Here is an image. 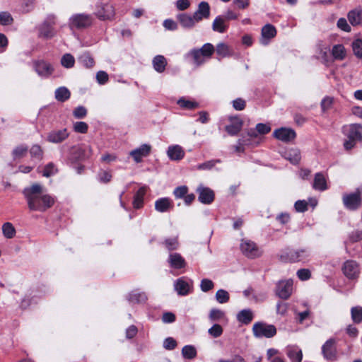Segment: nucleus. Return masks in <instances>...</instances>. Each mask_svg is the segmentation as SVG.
<instances>
[{"mask_svg":"<svg viewBox=\"0 0 362 362\" xmlns=\"http://www.w3.org/2000/svg\"><path fill=\"white\" fill-rule=\"evenodd\" d=\"M151 146L148 144H143L140 147L130 152V156L136 163H139L144 157H146L151 152Z\"/></svg>","mask_w":362,"mask_h":362,"instance_id":"nucleus-14","label":"nucleus"},{"mask_svg":"<svg viewBox=\"0 0 362 362\" xmlns=\"http://www.w3.org/2000/svg\"><path fill=\"white\" fill-rule=\"evenodd\" d=\"M362 126L358 124H351L344 126L342 132L348 139L362 141Z\"/></svg>","mask_w":362,"mask_h":362,"instance_id":"nucleus-10","label":"nucleus"},{"mask_svg":"<svg viewBox=\"0 0 362 362\" xmlns=\"http://www.w3.org/2000/svg\"><path fill=\"white\" fill-rule=\"evenodd\" d=\"M215 298L219 303L223 304L229 300L230 296L227 291L224 289H219L216 291Z\"/></svg>","mask_w":362,"mask_h":362,"instance_id":"nucleus-43","label":"nucleus"},{"mask_svg":"<svg viewBox=\"0 0 362 362\" xmlns=\"http://www.w3.org/2000/svg\"><path fill=\"white\" fill-rule=\"evenodd\" d=\"M88 126L84 122H76L74 124V129L76 132L84 134L88 131Z\"/></svg>","mask_w":362,"mask_h":362,"instance_id":"nucleus-55","label":"nucleus"},{"mask_svg":"<svg viewBox=\"0 0 362 362\" xmlns=\"http://www.w3.org/2000/svg\"><path fill=\"white\" fill-rule=\"evenodd\" d=\"M286 159L293 164H298L300 160V153L298 149L291 148L285 153Z\"/></svg>","mask_w":362,"mask_h":362,"instance_id":"nucleus-32","label":"nucleus"},{"mask_svg":"<svg viewBox=\"0 0 362 362\" xmlns=\"http://www.w3.org/2000/svg\"><path fill=\"white\" fill-rule=\"evenodd\" d=\"M253 334L256 337L271 338L276 334V329L272 325H267L263 322H257L253 325Z\"/></svg>","mask_w":362,"mask_h":362,"instance_id":"nucleus-5","label":"nucleus"},{"mask_svg":"<svg viewBox=\"0 0 362 362\" xmlns=\"http://www.w3.org/2000/svg\"><path fill=\"white\" fill-rule=\"evenodd\" d=\"M361 9H354L349 12L348 19L352 25H357L361 21Z\"/></svg>","mask_w":362,"mask_h":362,"instance_id":"nucleus-35","label":"nucleus"},{"mask_svg":"<svg viewBox=\"0 0 362 362\" xmlns=\"http://www.w3.org/2000/svg\"><path fill=\"white\" fill-rule=\"evenodd\" d=\"M215 49L211 43L204 44L200 49H192L190 52L196 65L199 66L204 63L203 57H210L214 52Z\"/></svg>","mask_w":362,"mask_h":362,"instance_id":"nucleus-2","label":"nucleus"},{"mask_svg":"<svg viewBox=\"0 0 362 362\" xmlns=\"http://www.w3.org/2000/svg\"><path fill=\"white\" fill-rule=\"evenodd\" d=\"M240 249L243 253L250 258H255L261 255L258 247L250 240H243L240 245Z\"/></svg>","mask_w":362,"mask_h":362,"instance_id":"nucleus-11","label":"nucleus"},{"mask_svg":"<svg viewBox=\"0 0 362 362\" xmlns=\"http://www.w3.org/2000/svg\"><path fill=\"white\" fill-rule=\"evenodd\" d=\"M293 291V281H280L276 284V294L282 299H288Z\"/></svg>","mask_w":362,"mask_h":362,"instance_id":"nucleus-7","label":"nucleus"},{"mask_svg":"<svg viewBox=\"0 0 362 362\" xmlns=\"http://www.w3.org/2000/svg\"><path fill=\"white\" fill-rule=\"evenodd\" d=\"M173 207V202L167 197L158 199L155 202V209L160 213L169 211Z\"/></svg>","mask_w":362,"mask_h":362,"instance_id":"nucleus-25","label":"nucleus"},{"mask_svg":"<svg viewBox=\"0 0 362 362\" xmlns=\"http://www.w3.org/2000/svg\"><path fill=\"white\" fill-rule=\"evenodd\" d=\"M28 151V147L25 146H19L13 151V156L15 159L22 158Z\"/></svg>","mask_w":362,"mask_h":362,"instance_id":"nucleus-52","label":"nucleus"},{"mask_svg":"<svg viewBox=\"0 0 362 362\" xmlns=\"http://www.w3.org/2000/svg\"><path fill=\"white\" fill-rule=\"evenodd\" d=\"M227 28L228 25L226 24V19L221 16H217L212 23V29L215 32L223 33L226 30Z\"/></svg>","mask_w":362,"mask_h":362,"instance_id":"nucleus-30","label":"nucleus"},{"mask_svg":"<svg viewBox=\"0 0 362 362\" xmlns=\"http://www.w3.org/2000/svg\"><path fill=\"white\" fill-rule=\"evenodd\" d=\"M56 173L57 168L53 163H50L45 167L42 171V175L46 177H49L54 175Z\"/></svg>","mask_w":362,"mask_h":362,"instance_id":"nucleus-54","label":"nucleus"},{"mask_svg":"<svg viewBox=\"0 0 362 362\" xmlns=\"http://www.w3.org/2000/svg\"><path fill=\"white\" fill-rule=\"evenodd\" d=\"M75 63L74 57L70 54H65L61 59L62 65L67 69L71 68L74 66Z\"/></svg>","mask_w":362,"mask_h":362,"instance_id":"nucleus-44","label":"nucleus"},{"mask_svg":"<svg viewBox=\"0 0 362 362\" xmlns=\"http://www.w3.org/2000/svg\"><path fill=\"white\" fill-rule=\"evenodd\" d=\"M177 18L183 28H192L196 23H197V20L194 18V15L190 16L186 13L180 14L177 16Z\"/></svg>","mask_w":362,"mask_h":362,"instance_id":"nucleus-28","label":"nucleus"},{"mask_svg":"<svg viewBox=\"0 0 362 362\" xmlns=\"http://www.w3.org/2000/svg\"><path fill=\"white\" fill-rule=\"evenodd\" d=\"M332 54L335 59L342 60L346 56V51L342 45H336L332 49Z\"/></svg>","mask_w":362,"mask_h":362,"instance_id":"nucleus-37","label":"nucleus"},{"mask_svg":"<svg viewBox=\"0 0 362 362\" xmlns=\"http://www.w3.org/2000/svg\"><path fill=\"white\" fill-rule=\"evenodd\" d=\"M245 106L246 102L243 98H238L233 101V107L236 110H243Z\"/></svg>","mask_w":362,"mask_h":362,"instance_id":"nucleus-56","label":"nucleus"},{"mask_svg":"<svg viewBox=\"0 0 362 362\" xmlns=\"http://www.w3.org/2000/svg\"><path fill=\"white\" fill-rule=\"evenodd\" d=\"M223 329L218 324H214L208 329V333L214 338L219 337L223 334Z\"/></svg>","mask_w":362,"mask_h":362,"instance_id":"nucleus-47","label":"nucleus"},{"mask_svg":"<svg viewBox=\"0 0 362 362\" xmlns=\"http://www.w3.org/2000/svg\"><path fill=\"white\" fill-rule=\"evenodd\" d=\"M322 353L327 360L334 361L337 358V349L335 340L329 339L322 347Z\"/></svg>","mask_w":362,"mask_h":362,"instance_id":"nucleus-13","label":"nucleus"},{"mask_svg":"<svg viewBox=\"0 0 362 362\" xmlns=\"http://www.w3.org/2000/svg\"><path fill=\"white\" fill-rule=\"evenodd\" d=\"M189 286L187 282L179 279L175 283V288L179 295L185 296L188 293Z\"/></svg>","mask_w":362,"mask_h":362,"instance_id":"nucleus-34","label":"nucleus"},{"mask_svg":"<svg viewBox=\"0 0 362 362\" xmlns=\"http://www.w3.org/2000/svg\"><path fill=\"white\" fill-rule=\"evenodd\" d=\"M256 131L260 134H266L271 131V127L268 124L259 123L256 125Z\"/></svg>","mask_w":362,"mask_h":362,"instance_id":"nucleus-63","label":"nucleus"},{"mask_svg":"<svg viewBox=\"0 0 362 362\" xmlns=\"http://www.w3.org/2000/svg\"><path fill=\"white\" fill-rule=\"evenodd\" d=\"M85 157V151L81 147H73L71 148L69 159L72 162L82 160Z\"/></svg>","mask_w":362,"mask_h":362,"instance_id":"nucleus-33","label":"nucleus"},{"mask_svg":"<svg viewBox=\"0 0 362 362\" xmlns=\"http://www.w3.org/2000/svg\"><path fill=\"white\" fill-rule=\"evenodd\" d=\"M197 192L199 193L198 199L200 202L205 204H209L214 201V193L211 189L199 187L197 189Z\"/></svg>","mask_w":362,"mask_h":362,"instance_id":"nucleus-20","label":"nucleus"},{"mask_svg":"<svg viewBox=\"0 0 362 362\" xmlns=\"http://www.w3.org/2000/svg\"><path fill=\"white\" fill-rule=\"evenodd\" d=\"M80 62L83 64V66L87 68H90L94 66L95 62L94 59L90 57L88 53L83 54L80 58Z\"/></svg>","mask_w":362,"mask_h":362,"instance_id":"nucleus-46","label":"nucleus"},{"mask_svg":"<svg viewBox=\"0 0 362 362\" xmlns=\"http://www.w3.org/2000/svg\"><path fill=\"white\" fill-rule=\"evenodd\" d=\"M71 93L66 87H60L55 90V98L60 102H64L70 98Z\"/></svg>","mask_w":362,"mask_h":362,"instance_id":"nucleus-36","label":"nucleus"},{"mask_svg":"<svg viewBox=\"0 0 362 362\" xmlns=\"http://www.w3.org/2000/svg\"><path fill=\"white\" fill-rule=\"evenodd\" d=\"M188 192V188L186 186H180L174 190V194L176 198H184Z\"/></svg>","mask_w":362,"mask_h":362,"instance_id":"nucleus-61","label":"nucleus"},{"mask_svg":"<svg viewBox=\"0 0 362 362\" xmlns=\"http://www.w3.org/2000/svg\"><path fill=\"white\" fill-rule=\"evenodd\" d=\"M92 23V18L86 14H75L70 18L69 27L71 29H83L90 26Z\"/></svg>","mask_w":362,"mask_h":362,"instance_id":"nucleus-6","label":"nucleus"},{"mask_svg":"<svg viewBox=\"0 0 362 362\" xmlns=\"http://www.w3.org/2000/svg\"><path fill=\"white\" fill-rule=\"evenodd\" d=\"M298 277L302 281L308 280L311 276V273L308 269H300L297 272Z\"/></svg>","mask_w":362,"mask_h":362,"instance_id":"nucleus-59","label":"nucleus"},{"mask_svg":"<svg viewBox=\"0 0 362 362\" xmlns=\"http://www.w3.org/2000/svg\"><path fill=\"white\" fill-rule=\"evenodd\" d=\"M108 74L103 71H99L96 74V80L99 84H105L108 81Z\"/></svg>","mask_w":362,"mask_h":362,"instance_id":"nucleus-57","label":"nucleus"},{"mask_svg":"<svg viewBox=\"0 0 362 362\" xmlns=\"http://www.w3.org/2000/svg\"><path fill=\"white\" fill-rule=\"evenodd\" d=\"M68 136L69 133L66 129L53 130L48 134L47 140L51 143L58 144L64 141Z\"/></svg>","mask_w":362,"mask_h":362,"instance_id":"nucleus-18","label":"nucleus"},{"mask_svg":"<svg viewBox=\"0 0 362 362\" xmlns=\"http://www.w3.org/2000/svg\"><path fill=\"white\" fill-rule=\"evenodd\" d=\"M35 70L38 75L47 77L53 73L54 68L47 62L38 61L35 62Z\"/></svg>","mask_w":362,"mask_h":362,"instance_id":"nucleus-17","label":"nucleus"},{"mask_svg":"<svg viewBox=\"0 0 362 362\" xmlns=\"http://www.w3.org/2000/svg\"><path fill=\"white\" fill-rule=\"evenodd\" d=\"M230 124L226 126L225 129L231 136H235L241 130L243 121L238 117H230Z\"/></svg>","mask_w":362,"mask_h":362,"instance_id":"nucleus-15","label":"nucleus"},{"mask_svg":"<svg viewBox=\"0 0 362 362\" xmlns=\"http://www.w3.org/2000/svg\"><path fill=\"white\" fill-rule=\"evenodd\" d=\"M273 136L276 139L287 143L293 141L296 138V134L295 131L291 128L281 127L276 129L273 132Z\"/></svg>","mask_w":362,"mask_h":362,"instance_id":"nucleus-12","label":"nucleus"},{"mask_svg":"<svg viewBox=\"0 0 362 362\" xmlns=\"http://www.w3.org/2000/svg\"><path fill=\"white\" fill-rule=\"evenodd\" d=\"M55 25V16L50 15L40 28V33L46 38H51L55 35L53 25Z\"/></svg>","mask_w":362,"mask_h":362,"instance_id":"nucleus-9","label":"nucleus"},{"mask_svg":"<svg viewBox=\"0 0 362 362\" xmlns=\"http://www.w3.org/2000/svg\"><path fill=\"white\" fill-rule=\"evenodd\" d=\"M288 358L291 362H301L303 358L302 351L296 346H289L286 351Z\"/></svg>","mask_w":362,"mask_h":362,"instance_id":"nucleus-23","label":"nucleus"},{"mask_svg":"<svg viewBox=\"0 0 362 362\" xmlns=\"http://www.w3.org/2000/svg\"><path fill=\"white\" fill-rule=\"evenodd\" d=\"M30 153L32 157L36 158L37 159H41L42 156V151L40 146L34 145L30 148Z\"/></svg>","mask_w":362,"mask_h":362,"instance_id":"nucleus-58","label":"nucleus"},{"mask_svg":"<svg viewBox=\"0 0 362 362\" xmlns=\"http://www.w3.org/2000/svg\"><path fill=\"white\" fill-rule=\"evenodd\" d=\"M131 303H144L147 300V296L144 292L133 291L127 297Z\"/></svg>","mask_w":362,"mask_h":362,"instance_id":"nucleus-26","label":"nucleus"},{"mask_svg":"<svg viewBox=\"0 0 362 362\" xmlns=\"http://www.w3.org/2000/svg\"><path fill=\"white\" fill-rule=\"evenodd\" d=\"M13 22V18L11 15L8 12L0 13V24L2 25H11Z\"/></svg>","mask_w":362,"mask_h":362,"instance_id":"nucleus-51","label":"nucleus"},{"mask_svg":"<svg viewBox=\"0 0 362 362\" xmlns=\"http://www.w3.org/2000/svg\"><path fill=\"white\" fill-rule=\"evenodd\" d=\"M216 52L217 54L222 57H226L231 54L230 47L223 42L217 45Z\"/></svg>","mask_w":362,"mask_h":362,"instance_id":"nucleus-42","label":"nucleus"},{"mask_svg":"<svg viewBox=\"0 0 362 362\" xmlns=\"http://www.w3.org/2000/svg\"><path fill=\"white\" fill-rule=\"evenodd\" d=\"M170 266L176 269L185 267L186 262L185 259L179 253H170L168 260Z\"/></svg>","mask_w":362,"mask_h":362,"instance_id":"nucleus-22","label":"nucleus"},{"mask_svg":"<svg viewBox=\"0 0 362 362\" xmlns=\"http://www.w3.org/2000/svg\"><path fill=\"white\" fill-rule=\"evenodd\" d=\"M313 187L315 189L320 191H323L327 189L326 180L321 173L315 174Z\"/></svg>","mask_w":362,"mask_h":362,"instance_id":"nucleus-31","label":"nucleus"},{"mask_svg":"<svg viewBox=\"0 0 362 362\" xmlns=\"http://www.w3.org/2000/svg\"><path fill=\"white\" fill-rule=\"evenodd\" d=\"M308 256V252L305 249H288L282 252L280 255V259L284 262H296L305 259Z\"/></svg>","mask_w":362,"mask_h":362,"instance_id":"nucleus-4","label":"nucleus"},{"mask_svg":"<svg viewBox=\"0 0 362 362\" xmlns=\"http://www.w3.org/2000/svg\"><path fill=\"white\" fill-rule=\"evenodd\" d=\"M163 245L169 251L176 250L179 247L178 238L177 237L166 238L163 242Z\"/></svg>","mask_w":362,"mask_h":362,"instance_id":"nucleus-38","label":"nucleus"},{"mask_svg":"<svg viewBox=\"0 0 362 362\" xmlns=\"http://www.w3.org/2000/svg\"><path fill=\"white\" fill-rule=\"evenodd\" d=\"M73 114L76 118L81 119V118H83L86 115L87 110L84 107L78 106L76 108H75Z\"/></svg>","mask_w":362,"mask_h":362,"instance_id":"nucleus-64","label":"nucleus"},{"mask_svg":"<svg viewBox=\"0 0 362 362\" xmlns=\"http://www.w3.org/2000/svg\"><path fill=\"white\" fill-rule=\"evenodd\" d=\"M361 189H357L354 193L344 194L342 200L344 206L351 211L358 209L362 206V199L361 197Z\"/></svg>","mask_w":362,"mask_h":362,"instance_id":"nucleus-3","label":"nucleus"},{"mask_svg":"<svg viewBox=\"0 0 362 362\" xmlns=\"http://www.w3.org/2000/svg\"><path fill=\"white\" fill-rule=\"evenodd\" d=\"M224 317V313L219 309H211L209 317L211 321H218Z\"/></svg>","mask_w":362,"mask_h":362,"instance_id":"nucleus-50","label":"nucleus"},{"mask_svg":"<svg viewBox=\"0 0 362 362\" xmlns=\"http://www.w3.org/2000/svg\"><path fill=\"white\" fill-rule=\"evenodd\" d=\"M177 346L176 341L172 337H168L163 342V347L168 350H173Z\"/></svg>","mask_w":362,"mask_h":362,"instance_id":"nucleus-62","label":"nucleus"},{"mask_svg":"<svg viewBox=\"0 0 362 362\" xmlns=\"http://www.w3.org/2000/svg\"><path fill=\"white\" fill-rule=\"evenodd\" d=\"M2 232L6 238H12L16 234V230L12 223H5L2 226Z\"/></svg>","mask_w":362,"mask_h":362,"instance_id":"nucleus-40","label":"nucleus"},{"mask_svg":"<svg viewBox=\"0 0 362 362\" xmlns=\"http://www.w3.org/2000/svg\"><path fill=\"white\" fill-rule=\"evenodd\" d=\"M182 354L184 358L192 359L197 356L196 349L191 345L185 346L182 349Z\"/></svg>","mask_w":362,"mask_h":362,"instance_id":"nucleus-39","label":"nucleus"},{"mask_svg":"<svg viewBox=\"0 0 362 362\" xmlns=\"http://www.w3.org/2000/svg\"><path fill=\"white\" fill-rule=\"evenodd\" d=\"M220 162H221V160L218 159L211 160H208L205 163L198 165L196 168L197 170H211L212 168H214L215 166L216 163H218Z\"/></svg>","mask_w":362,"mask_h":362,"instance_id":"nucleus-49","label":"nucleus"},{"mask_svg":"<svg viewBox=\"0 0 362 362\" xmlns=\"http://www.w3.org/2000/svg\"><path fill=\"white\" fill-rule=\"evenodd\" d=\"M214 286V282L209 279H204L201 281L200 288L203 292H208Z\"/></svg>","mask_w":362,"mask_h":362,"instance_id":"nucleus-53","label":"nucleus"},{"mask_svg":"<svg viewBox=\"0 0 362 362\" xmlns=\"http://www.w3.org/2000/svg\"><path fill=\"white\" fill-rule=\"evenodd\" d=\"M147 187H141L133 197L132 206L134 209H139L144 206V199L146 193Z\"/></svg>","mask_w":362,"mask_h":362,"instance_id":"nucleus-21","label":"nucleus"},{"mask_svg":"<svg viewBox=\"0 0 362 362\" xmlns=\"http://www.w3.org/2000/svg\"><path fill=\"white\" fill-rule=\"evenodd\" d=\"M194 18L197 20V23L202 21L204 18H208L210 16V6L208 2L202 1L198 6L197 10L194 12Z\"/></svg>","mask_w":362,"mask_h":362,"instance_id":"nucleus-19","label":"nucleus"},{"mask_svg":"<svg viewBox=\"0 0 362 362\" xmlns=\"http://www.w3.org/2000/svg\"><path fill=\"white\" fill-rule=\"evenodd\" d=\"M262 37L260 43L267 45L269 40L274 37L276 35V30L275 27L271 24H267L262 28Z\"/></svg>","mask_w":362,"mask_h":362,"instance_id":"nucleus-16","label":"nucleus"},{"mask_svg":"<svg viewBox=\"0 0 362 362\" xmlns=\"http://www.w3.org/2000/svg\"><path fill=\"white\" fill-rule=\"evenodd\" d=\"M253 319V313L250 309H244L240 310L237 315V320L238 322L248 325Z\"/></svg>","mask_w":362,"mask_h":362,"instance_id":"nucleus-29","label":"nucleus"},{"mask_svg":"<svg viewBox=\"0 0 362 362\" xmlns=\"http://www.w3.org/2000/svg\"><path fill=\"white\" fill-rule=\"evenodd\" d=\"M294 207L298 212H305L308 210V202L305 200H298L295 203Z\"/></svg>","mask_w":362,"mask_h":362,"instance_id":"nucleus-60","label":"nucleus"},{"mask_svg":"<svg viewBox=\"0 0 362 362\" xmlns=\"http://www.w3.org/2000/svg\"><path fill=\"white\" fill-rule=\"evenodd\" d=\"M178 105L182 108L192 110L199 107V104L196 102L185 100V98H180L177 101Z\"/></svg>","mask_w":362,"mask_h":362,"instance_id":"nucleus-45","label":"nucleus"},{"mask_svg":"<svg viewBox=\"0 0 362 362\" xmlns=\"http://www.w3.org/2000/svg\"><path fill=\"white\" fill-rule=\"evenodd\" d=\"M153 69L158 73H163L168 64L166 59L163 55H156L152 61Z\"/></svg>","mask_w":362,"mask_h":362,"instance_id":"nucleus-27","label":"nucleus"},{"mask_svg":"<svg viewBox=\"0 0 362 362\" xmlns=\"http://www.w3.org/2000/svg\"><path fill=\"white\" fill-rule=\"evenodd\" d=\"M167 154L172 160H180L185 156L183 148L179 145L170 146L168 147Z\"/></svg>","mask_w":362,"mask_h":362,"instance_id":"nucleus-24","label":"nucleus"},{"mask_svg":"<svg viewBox=\"0 0 362 362\" xmlns=\"http://www.w3.org/2000/svg\"><path fill=\"white\" fill-rule=\"evenodd\" d=\"M23 194L30 211L44 212L54 204V199L45 193L43 187L38 183L25 187Z\"/></svg>","mask_w":362,"mask_h":362,"instance_id":"nucleus-1","label":"nucleus"},{"mask_svg":"<svg viewBox=\"0 0 362 362\" xmlns=\"http://www.w3.org/2000/svg\"><path fill=\"white\" fill-rule=\"evenodd\" d=\"M352 49L357 57L362 58V40L357 39L354 40L352 43Z\"/></svg>","mask_w":362,"mask_h":362,"instance_id":"nucleus-48","label":"nucleus"},{"mask_svg":"<svg viewBox=\"0 0 362 362\" xmlns=\"http://www.w3.org/2000/svg\"><path fill=\"white\" fill-rule=\"evenodd\" d=\"M343 274L349 279H355L359 275V266L356 261L347 260L342 266Z\"/></svg>","mask_w":362,"mask_h":362,"instance_id":"nucleus-8","label":"nucleus"},{"mask_svg":"<svg viewBox=\"0 0 362 362\" xmlns=\"http://www.w3.org/2000/svg\"><path fill=\"white\" fill-rule=\"evenodd\" d=\"M351 319L355 323L362 322V308L360 306L353 307L351 310Z\"/></svg>","mask_w":362,"mask_h":362,"instance_id":"nucleus-41","label":"nucleus"}]
</instances>
